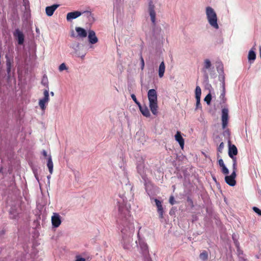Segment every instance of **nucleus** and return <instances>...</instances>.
<instances>
[{"mask_svg":"<svg viewBox=\"0 0 261 261\" xmlns=\"http://www.w3.org/2000/svg\"><path fill=\"white\" fill-rule=\"evenodd\" d=\"M59 4H54L50 6H47L45 8V12L48 16H51L53 15L55 11L59 7Z\"/></svg>","mask_w":261,"mask_h":261,"instance_id":"14","label":"nucleus"},{"mask_svg":"<svg viewBox=\"0 0 261 261\" xmlns=\"http://www.w3.org/2000/svg\"><path fill=\"white\" fill-rule=\"evenodd\" d=\"M139 110L141 112L142 114L146 117H149L150 116V112L148 108L146 105L142 106L141 105L139 107Z\"/></svg>","mask_w":261,"mask_h":261,"instance_id":"17","label":"nucleus"},{"mask_svg":"<svg viewBox=\"0 0 261 261\" xmlns=\"http://www.w3.org/2000/svg\"><path fill=\"white\" fill-rule=\"evenodd\" d=\"M232 172H234V173H236V171L237 170V164L232 163Z\"/></svg>","mask_w":261,"mask_h":261,"instance_id":"45","label":"nucleus"},{"mask_svg":"<svg viewBox=\"0 0 261 261\" xmlns=\"http://www.w3.org/2000/svg\"><path fill=\"white\" fill-rule=\"evenodd\" d=\"M217 70L218 72L219 73V74H224V68H223V65L222 63V62L218 63L217 67H216Z\"/></svg>","mask_w":261,"mask_h":261,"instance_id":"25","label":"nucleus"},{"mask_svg":"<svg viewBox=\"0 0 261 261\" xmlns=\"http://www.w3.org/2000/svg\"><path fill=\"white\" fill-rule=\"evenodd\" d=\"M213 178L215 181H216V178L215 177H214Z\"/></svg>","mask_w":261,"mask_h":261,"instance_id":"62","label":"nucleus"},{"mask_svg":"<svg viewBox=\"0 0 261 261\" xmlns=\"http://www.w3.org/2000/svg\"><path fill=\"white\" fill-rule=\"evenodd\" d=\"M175 139L178 143L180 147L183 149L184 147L185 141L182 137L180 132H177L175 135Z\"/></svg>","mask_w":261,"mask_h":261,"instance_id":"16","label":"nucleus"},{"mask_svg":"<svg viewBox=\"0 0 261 261\" xmlns=\"http://www.w3.org/2000/svg\"><path fill=\"white\" fill-rule=\"evenodd\" d=\"M238 154V149L234 145H229L228 155L229 156L236 155Z\"/></svg>","mask_w":261,"mask_h":261,"instance_id":"19","label":"nucleus"},{"mask_svg":"<svg viewBox=\"0 0 261 261\" xmlns=\"http://www.w3.org/2000/svg\"><path fill=\"white\" fill-rule=\"evenodd\" d=\"M238 252H239V255H240V250H239V248H238Z\"/></svg>","mask_w":261,"mask_h":261,"instance_id":"61","label":"nucleus"},{"mask_svg":"<svg viewBox=\"0 0 261 261\" xmlns=\"http://www.w3.org/2000/svg\"><path fill=\"white\" fill-rule=\"evenodd\" d=\"M205 14L210 26L215 30H218L219 26L218 23V18L214 9L211 7H206L205 8Z\"/></svg>","mask_w":261,"mask_h":261,"instance_id":"3","label":"nucleus"},{"mask_svg":"<svg viewBox=\"0 0 261 261\" xmlns=\"http://www.w3.org/2000/svg\"><path fill=\"white\" fill-rule=\"evenodd\" d=\"M252 209L258 216H261V210L255 206L253 207Z\"/></svg>","mask_w":261,"mask_h":261,"instance_id":"36","label":"nucleus"},{"mask_svg":"<svg viewBox=\"0 0 261 261\" xmlns=\"http://www.w3.org/2000/svg\"><path fill=\"white\" fill-rule=\"evenodd\" d=\"M82 14V12L78 11H75L71 12L68 13L66 16V19L67 21H71Z\"/></svg>","mask_w":261,"mask_h":261,"instance_id":"12","label":"nucleus"},{"mask_svg":"<svg viewBox=\"0 0 261 261\" xmlns=\"http://www.w3.org/2000/svg\"><path fill=\"white\" fill-rule=\"evenodd\" d=\"M196 109H201V106L200 105V98H196Z\"/></svg>","mask_w":261,"mask_h":261,"instance_id":"37","label":"nucleus"},{"mask_svg":"<svg viewBox=\"0 0 261 261\" xmlns=\"http://www.w3.org/2000/svg\"><path fill=\"white\" fill-rule=\"evenodd\" d=\"M212 100V95L210 93H209L204 98V101L206 102V103L209 105L211 103Z\"/></svg>","mask_w":261,"mask_h":261,"instance_id":"32","label":"nucleus"},{"mask_svg":"<svg viewBox=\"0 0 261 261\" xmlns=\"http://www.w3.org/2000/svg\"><path fill=\"white\" fill-rule=\"evenodd\" d=\"M140 61H141V68L142 70H143L144 68L145 64H144V61L143 58L141 54L140 56Z\"/></svg>","mask_w":261,"mask_h":261,"instance_id":"41","label":"nucleus"},{"mask_svg":"<svg viewBox=\"0 0 261 261\" xmlns=\"http://www.w3.org/2000/svg\"><path fill=\"white\" fill-rule=\"evenodd\" d=\"M224 148V143L221 142L217 148L218 152L221 153Z\"/></svg>","mask_w":261,"mask_h":261,"instance_id":"39","label":"nucleus"},{"mask_svg":"<svg viewBox=\"0 0 261 261\" xmlns=\"http://www.w3.org/2000/svg\"><path fill=\"white\" fill-rule=\"evenodd\" d=\"M5 233L4 231L3 230L0 231V234H3Z\"/></svg>","mask_w":261,"mask_h":261,"instance_id":"57","label":"nucleus"},{"mask_svg":"<svg viewBox=\"0 0 261 261\" xmlns=\"http://www.w3.org/2000/svg\"><path fill=\"white\" fill-rule=\"evenodd\" d=\"M137 246L140 247L141 249V253L144 256H147L149 255V251L148 246L146 243L143 240L139 239L138 242H136Z\"/></svg>","mask_w":261,"mask_h":261,"instance_id":"5","label":"nucleus"},{"mask_svg":"<svg viewBox=\"0 0 261 261\" xmlns=\"http://www.w3.org/2000/svg\"><path fill=\"white\" fill-rule=\"evenodd\" d=\"M88 38L89 43L92 44L96 43L98 41L95 32L93 30H90L88 31Z\"/></svg>","mask_w":261,"mask_h":261,"instance_id":"13","label":"nucleus"},{"mask_svg":"<svg viewBox=\"0 0 261 261\" xmlns=\"http://www.w3.org/2000/svg\"><path fill=\"white\" fill-rule=\"evenodd\" d=\"M47 166L48 168L49 173L51 174L53 172L54 164L51 155H49L47 158Z\"/></svg>","mask_w":261,"mask_h":261,"instance_id":"22","label":"nucleus"},{"mask_svg":"<svg viewBox=\"0 0 261 261\" xmlns=\"http://www.w3.org/2000/svg\"><path fill=\"white\" fill-rule=\"evenodd\" d=\"M2 171V168L0 169V172H1Z\"/></svg>","mask_w":261,"mask_h":261,"instance_id":"63","label":"nucleus"},{"mask_svg":"<svg viewBox=\"0 0 261 261\" xmlns=\"http://www.w3.org/2000/svg\"><path fill=\"white\" fill-rule=\"evenodd\" d=\"M188 201H189V202H191L192 203H193L192 199H191L190 198H188Z\"/></svg>","mask_w":261,"mask_h":261,"instance_id":"55","label":"nucleus"},{"mask_svg":"<svg viewBox=\"0 0 261 261\" xmlns=\"http://www.w3.org/2000/svg\"><path fill=\"white\" fill-rule=\"evenodd\" d=\"M131 97L135 103L138 106V107L141 105L140 102L137 99L136 95L134 94H131Z\"/></svg>","mask_w":261,"mask_h":261,"instance_id":"34","label":"nucleus"},{"mask_svg":"<svg viewBox=\"0 0 261 261\" xmlns=\"http://www.w3.org/2000/svg\"><path fill=\"white\" fill-rule=\"evenodd\" d=\"M255 47H253L249 51L248 55V60L249 63L251 64H252L254 60L256 59V53L255 51Z\"/></svg>","mask_w":261,"mask_h":261,"instance_id":"15","label":"nucleus"},{"mask_svg":"<svg viewBox=\"0 0 261 261\" xmlns=\"http://www.w3.org/2000/svg\"><path fill=\"white\" fill-rule=\"evenodd\" d=\"M165 71V65L164 62L162 61L160 63V64L159 65V67L158 72H159V77L162 78L164 76Z\"/></svg>","mask_w":261,"mask_h":261,"instance_id":"20","label":"nucleus"},{"mask_svg":"<svg viewBox=\"0 0 261 261\" xmlns=\"http://www.w3.org/2000/svg\"><path fill=\"white\" fill-rule=\"evenodd\" d=\"M201 90L199 86H197L195 89V98H200Z\"/></svg>","mask_w":261,"mask_h":261,"instance_id":"29","label":"nucleus"},{"mask_svg":"<svg viewBox=\"0 0 261 261\" xmlns=\"http://www.w3.org/2000/svg\"><path fill=\"white\" fill-rule=\"evenodd\" d=\"M118 214L117 222L121 231V244L125 250H130L132 247L133 236L135 231L134 219L130 214V204L127 203L125 196L119 195L116 199Z\"/></svg>","mask_w":261,"mask_h":261,"instance_id":"1","label":"nucleus"},{"mask_svg":"<svg viewBox=\"0 0 261 261\" xmlns=\"http://www.w3.org/2000/svg\"><path fill=\"white\" fill-rule=\"evenodd\" d=\"M84 14V16L89 21L92 22L94 21V18L91 12L89 11H85L82 12V14Z\"/></svg>","mask_w":261,"mask_h":261,"instance_id":"23","label":"nucleus"},{"mask_svg":"<svg viewBox=\"0 0 261 261\" xmlns=\"http://www.w3.org/2000/svg\"><path fill=\"white\" fill-rule=\"evenodd\" d=\"M234 243H235V244H236V246H237L238 248H239V243H238V242L237 241H236L234 242Z\"/></svg>","mask_w":261,"mask_h":261,"instance_id":"54","label":"nucleus"},{"mask_svg":"<svg viewBox=\"0 0 261 261\" xmlns=\"http://www.w3.org/2000/svg\"><path fill=\"white\" fill-rule=\"evenodd\" d=\"M75 261H85V259L80 256H77Z\"/></svg>","mask_w":261,"mask_h":261,"instance_id":"46","label":"nucleus"},{"mask_svg":"<svg viewBox=\"0 0 261 261\" xmlns=\"http://www.w3.org/2000/svg\"><path fill=\"white\" fill-rule=\"evenodd\" d=\"M258 193L259 195V196L261 197V190H259L258 191Z\"/></svg>","mask_w":261,"mask_h":261,"instance_id":"56","label":"nucleus"},{"mask_svg":"<svg viewBox=\"0 0 261 261\" xmlns=\"http://www.w3.org/2000/svg\"><path fill=\"white\" fill-rule=\"evenodd\" d=\"M6 66H7V67H11V63L10 62V61H7Z\"/></svg>","mask_w":261,"mask_h":261,"instance_id":"49","label":"nucleus"},{"mask_svg":"<svg viewBox=\"0 0 261 261\" xmlns=\"http://www.w3.org/2000/svg\"><path fill=\"white\" fill-rule=\"evenodd\" d=\"M145 259L144 261H151V259L150 257H148V256H144Z\"/></svg>","mask_w":261,"mask_h":261,"instance_id":"48","label":"nucleus"},{"mask_svg":"<svg viewBox=\"0 0 261 261\" xmlns=\"http://www.w3.org/2000/svg\"><path fill=\"white\" fill-rule=\"evenodd\" d=\"M67 68L66 67V65L65 63H63L59 67V70L60 71H62L64 70H67Z\"/></svg>","mask_w":261,"mask_h":261,"instance_id":"35","label":"nucleus"},{"mask_svg":"<svg viewBox=\"0 0 261 261\" xmlns=\"http://www.w3.org/2000/svg\"><path fill=\"white\" fill-rule=\"evenodd\" d=\"M236 155L229 156L232 160V163L237 164V158Z\"/></svg>","mask_w":261,"mask_h":261,"instance_id":"47","label":"nucleus"},{"mask_svg":"<svg viewBox=\"0 0 261 261\" xmlns=\"http://www.w3.org/2000/svg\"><path fill=\"white\" fill-rule=\"evenodd\" d=\"M224 135H225L226 134H227L228 136H229L230 135V133H229V131L228 130H225L224 133Z\"/></svg>","mask_w":261,"mask_h":261,"instance_id":"51","label":"nucleus"},{"mask_svg":"<svg viewBox=\"0 0 261 261\" xmlns=\"http://www.w3.org/2000/svg\"><path fill=\"white\" fill-rule=\"evenodd\" d=\"M13 36L17 39L18 43L22 45L24 43V36L23 33L18 29H16L13 32Z\"/></svg>","mask_w":261,"mask_h":261,"instance_id":"9","label":"nucleus"},{"mask_svg":"<svg viewBox=\"0 0 261 261\" xmlns=\"http://www.w3.org/2000/svg\"><path fill=\"white\" fill-rule=\"evenodd\" d=\"M221 167H222V172L223 173H224L225 174H228L229 170L225 165H224V166H222Z\"/></svg>","mask_w":261,"mask_h":261,"instance_id":"38","label":"nucleus"},{"mask_svg":"<svg viewBox=\"0 0 261 261\" xmlns=\"http://www.w3.org/2000/svg\"><path fill=\"white\" fill-rule=\"evenodd\" d=\"M71 36L74 37V34H72V35H71Z\"/></svg>","mask_w":261,"mask_h":261,"instance_id":"64","label":"nucleus"},{"mask_svg":"<svg viewBox=\"0 0 261 261\" xmlns=\"http://www.w3.org/2000/svg\"><path fill=\"white\" fill-rule=\"evenodd\" d=\"M154 202H155L156 206L158 207L162 206V202L159 200L155 198L154 199Z\"/></svg>","mask_w":261,"mask_h":261,"instance_id":"40","label":"nucleus"},{"mask_svg":"<svg viewBox=\"0 0 261 261\" xmlns=\"http://www.w3.org/2000/svg\"><path fill=\"white\" fill-rule=\"evenodd\" d=\"M41 84L46 86V88H49L48 87V79H47V77L46 75H44L43 76V78L42 79V81H41Z\"/></svg>","mask_w":261,"mask_h":261,"instance_id":"30","label":"nucleus"},{"mask_svg":"<svg viewBox=\"0 0 261 261\" xmlns=\"http://www.w3.org/2000/svg\"><path fill=\"white\" fill-rule=\"evenodd\" d=\"M51 223L54 227L57 228L61 223V217L58 213H54L51 217Z\"/></svg>","mask_w":261,"mask_h":261,"instance_id":"11","label":"nucleus"},{"mask_svg":"<svg viewBox=\"0 0 261 261\" xmlns=\"http://www.w3.org/2000/svg\"><path fill=\"white\" fill-rule=\"evenodd\" d=\"M199 257L203 261L207 260L208 258V254L207 252L206 251H203L200 254Z\"/></svg>","mask_w":261,"mask_h":261,"instance_id":"31","label":"nucleus"},{"mask_svg":"<svg viewBox=\"0 0 261 261\" xmlns=\"http://www.w3.org/2000/svg\"><path fill=\"white\" fill-rule=\"evenodd\" d=\"M148 12L152 25L155 26L156 25V13L154 10V6L152 2L149 3Z\"/></svg>","mask_w":261,"mask_h":261,"instance_id":"7","label":"nucleus"},{"mask_svg":"<svg viewBox=\"0 0 261 261\" xmlns=\"http://www.w3.org/2000/svg\"><path fill=\"white\" fill-rule=\"evenodd\" d=\"M218 80L220 82L221 89H225V74H220L218 75Z\"/></svg>","mask_w":261,"mask_h":261,"instance_id":"21","label":"nucleus"},{"mask_svg":"<svg viewBox=\"0 0 261 261\" xmlns=\"http://www.w3.org/2000/svg\"><path fill=\"white\" fill-rule=\"evenodd\" d=\"M137 169L138 173L141 176L142 178L146 181V177L144 173L145 165L144 159L143 157L138 158L137 161Z\"/></svg>","mask_w":261,"mask_h":261,"instance_id":"4","label":"nucleus"},{"mask_svg":"<svg viewBox=\"0 0 261 261\" xmlns=\"http://www.w3.org/2000/svg\"><path fill=\"white\" fill-rule=\"evenodd\" d=\"M47 177L48 180H49V179H50V175H49L47 176Z\"/></svg>","mask_w":261,"mask_h":261,"instance_id":"59","label":"nucleus"},{"mask_svg":"<svg viewBox=\"0 0 261 261\" xmlns=\"http://www.w3.org/2000/svg\"><path fill=\"white\" fill-rule=\"evenodd\" d=\"M75 31L77 33V36L81 38H85L87 36V31L81 27H76Z\"/></svg>","mask_w":261,"mask_h":261,"instance_id":"18","label":"nucleus"},{"mask_svg":"<svg viewBox=\"0 0 261 261\" xmlns=\"http://www.w3.org/2000/svg\"><path fill=\"white\" fill-rule=\"evenodd\" d=\"M46 101L43 100L42 99H40L39 100V106L42 111H44L46 109V104L47 103Z\"/></svg>","mask_w":261,"mask_h":261,"instance_id":"27","label":"nucleus"},{"mask_svg":"<svg viewBox=\"0 0 261 261\" xmlns=\"http://www.w3.org/2000/svg\"><path fill=\"white\" fill-rule=\"evenodd\" d=\"M240 259H241V261H246L245 259L241 258V257Z\"/></svg>","mask_w":261,"mask_h":261,"instance_id":"60","label":"nucleus"},{"mask_svg":"<svg viewBox=\"0 0 261 261\" xmlns=\"http://www.w3.org/2000/svg\"><path fill=\"white\" fill-rule=\"evenodd\" d=\"M76 56L79 57H81L82 59H84L85 56V54H83L82 56H80V55L78 54Z\"/></svg>","mask_w":261,"mask_h":261,"instance_id":"53","label":"nucleus"},{"mask_svg":"<svg viewBox=\"0 0 261 261\" xmlns=\"http://www.w3.org/2000/svg\"><path fill=\"white\" fill-rule=\"evenodd\" d=\"M218 164L221 167L225 165L224 163L223 160L222 159H220L218 160Z\"/></svg>","mask_w":261,"mask_h":261,"instance_id":"44","label":"nucleus"},{"mask_svg":"<svg viewBox=\"0 0 261 261\" xmlns=\"http://www.w3.org/2000/svg\"><path fill=\"white\" fill-rule=\"evenodd\" d=\"M212 67V64L210 60L206 59L204 60L203 66L202 68V71L204 73V77L206 81L208 80V76L206 72L207 70H209Z\"/></svg>","mask_w":261,"mask_h":261,"instance_id":"8","label":"nucleus"},{"mask_svg":"<svg viewBox=\"0 0 261 261\" xmlns=\"http://www.w3.org/2000/svg\"><path fill=\"white\" fill-rule=\"evenodd\" d=\"M44 97L42 98L43 100L48 102L49 100V88H46L44 90L43 92Z\"/></svg>","mask_w":261,"mask_h":261,"instance_id":"26","label":"nucleus"},{"mask_svg":"<svg viewBox=\"0 0 261 261\" xmlns=\"http://www.w3.org/2000/svg\"><path fill=\"white\" fill-rule=\"evenodd\" d=\"M50 94H51V95L52 96H54V93L53 92H50Z\"/></svg>","mask_w":261,"mask_h":261,"instance_id":"58","label":"nucleus"},{"mask_svg":"<svg viewBox=\"0 0 261 261\" xmlns=\"http://www.w3.org/2000/svg\"><path fill=\"white\" fill-rule=\"evenodd\" d=\"M79 43H77L75 47L73 46L72 48L74 50V53L76 55V56L78 55L77 54V49L79 47Z\"/></svg>","mask_w":261,"mask_h":261,"instance_id":"43","label":"nucleus"},{"mask_svg":"<svg viewBox=\"0 0 261 261\" xmlns=\"http://www.w3.org/2000/svg\"><path fill=\"white\" fill-rule=\"evenodd\" d=\"M169 202L171 205H173L175 203V201L173 196H171L169 198Z\"/></svg>","mask_w":261,"mask_h":261,"instance_id":"42","label":"nucleus"},{"mask_svg":"<svg viewBox=\"0 0 261 261\" xmlns=\"http://www.w3.org/2000/svg\"><path fill=\"white\" fill-rule=\"evenodd\" d=\"M225 94L226 89H221V94L219 96V99L220 100L221 104L225 103L226 102L227 99L225 97Z\"/></svg>","mask_w":261,"mask_h":261,"instance_id":"24","label":"nucleus"},{"mask_svg":"<svg viewBox=\"0 0 261 261\" xmlns=\"http://www.w3.org/2000/svg\"><path fill=\"white\" fill-rule=\"evenodd\" d=\"M42 154L43 156H44L45 157L47 156V152L46 150H43L42 151Z\"/></svg>","mask_w":261,"mask_h":261,"instance_id":"50","label":"nucleus"},{"mask_svg":"<svg viewBox=\"0 0 261 261\" xmlns=\"http://www.w3.org/2000/svg\"><path fill=\"white\" fill-rule=\"evenodd\" d=\"M236 176V173H234V172H232L230 175L226 176L225 177V181L226 183L230 186H234L236 184V181L235 180Z\"/></svg>","mask_w":261,"mask_h":261,"instance_id":"10","label":"nucleus"},{"mask_svg":"<svg viewBox=\"0 0 261 261\" xmlns=\"http://www.w3.org/2000/svg\"><path fill=\"white\" fill-rule=\"evenodd\" d=\"M10 217L11 219H16L18 216V213L14 210L12 208H11L9 212Z\"/></svg>","mask_w":261,"mask_h":261,"instance_id":"28","label":"nucleus"},{"mask_svg":"<svg viewBox=\"0 0 261 261\" xmlns=\"http://www.w3.org/2000/svg\"><path fill=\"white\" fill-rule=\"evenodd\" d=\"M11 67H7V72L8 74H9L11 72Z\"/></svg>","mask_w":261,"mask_h":261,"instance_id":"52","label":"nucleus"},{"mask_svg":"<svg viewBox=\"0 0 261 261\" xmlns=\"http://www.w3.org/2000/svg\"><path fill=\"white\" fill-rule=\"evenodd\" d=\"M222 127L225 129L228 124V109L227 108H223L222 110Z\"/></svg>","mask_w":261,"mask_h":261,"instance_id":"6","label":"nucleus"},{"mask_svg":"<svg viewBox=\"0 0 261 261\" xmlns=\"http://www.w3.org/2000/svg\"><path fill=\"white\" fill-rule=\"evenodd\" d=\"M158 212L159 214V218L160 219L163 218L164 210L163 206L158 207Z\"/></svg>","mask_w":261,"mask_h":261,"instance_id":"33","label":"nucleus"},{"mask_svg":"<svg viewBox=\"0 0 261 261\" xmlns=\"http://www.w3.org/2000/svg\"><path fill=\"white\" fill-rule=\"evenodd\" d=\"M147 96L149 100V106L150 109L154 115H156L158 113L156 91L154 89H150L148 91Z\"/></svg>","mask_w":261,"mask_h":261,"instance_id":"2","label":"nucleus"}]
</instances>
